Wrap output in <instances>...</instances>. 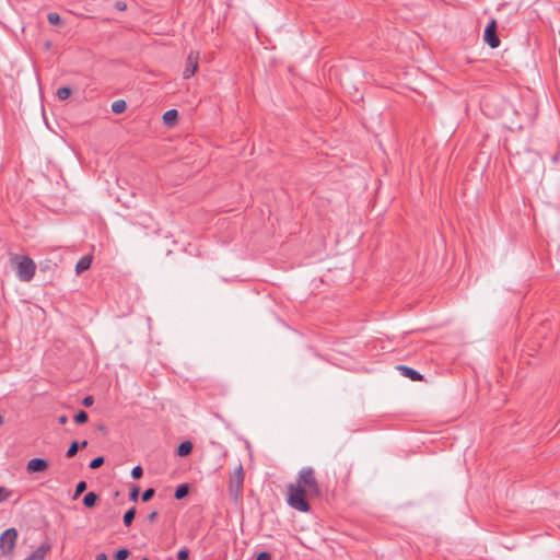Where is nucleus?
I'll return each instance as SVG.
<instances>
[{
  "label": "nucleus",
  "instance_id": "nucleus-1",
  "mask_svg": "<svg viewBox=\"0 0 560 560\" xmlns=\"http://www.w3.org/2000/svg\"><path fill=\"white\" fill-rule=\"evenodd\" d=\"M14 266L16 277L23 282H30L35 275L36 265L28 256L14 254L10 258Z\"/></svg>",
  "mask_w": 560,
  "mask_h": 560
},
{
  "label": "nucleus",
  "instance_id": "nucleus-2",
  "mask_svg": "<svg viewBox=\"0 0 560 560\" xmlns=\"http://www.w3.org/2000/svg\"><path fill=\"white\" fill-rule=\"evenodd\" d=\"M308 497L306 489L301 485H289L288 487V504L300 512H310L311 505L306 500Z\"/></svg>",
  "mask_w": 560,
  "mask_h": 560
},
{
  "label": "nucleus",
  "instance_id": "nucleus-3",
  "mask_svg": "<svg viewBox=\"0 0 560 560\" xmlns=\"http://www.w3.org/2000/svg\"><path fill=\"white\" fill-rule=\"evenodd\" d=\"M298 485L306 489L310 498H319L322 491L315 478V472L312 467H304L299 472Z\"/></svg>",
  "mask_w": 560,
  "mask_h": 560
},
{
  "label": "nucleus",
  "instance_id": "nucleus-4",
  "mask_svg": "<svg viewBox=\"0 0 560 560\" xmlns=\"http://www.w3.org/2000/svg\"><path fill=\"white\" fill-rule=\"evenodd\" d=\"M18 536V530L14 527L5 529L0 535V551L2 556H10L13 553Z\"/></svg>",
  "mask_w": 560,
  "mask_h": 560
},
{
  "label": "nucleus",
  "instance_id": "nucleus-5",
  "mask_svg": "<svg viewBox=\"0 0 560 560\" xmlns=\"http://www.w3.org/2000/svg\"><path fill=\"white\" fill-rule=\"evenodd\" d=\"M244 485V470L240 464L234 472L230 476L229 480V493L234 500H238L242 494Z\"/></svg>",
  "mask_w": 560,
  "mask_h": 560
},
{
  "label": "nucleus",
  "instance_id": "nucleus-6",
  "mask_svg": "<svg viewBox=\"0 0 560 560\" xmlns=\"http://www.w3.org/2000/svg\"><path fill=\"white\" fill-rule=\"evenodd\" d=\"M485 43L491 48L500 46V38L498 36V24L494 19H491L487 24L483 33Z\"/></svg>",
  "mask_w": 560,
  "mask_h": 560
},
{
  "label": "nucleus",
  "instance_id": "nucleus-7",
  "mask_svg": "<svg viewBox=\"0 0 560 560\" xmlns=\"http://www.w3.org/2000/svg\"><path fill=\"white\" fill-rule=\"evenodd\" d=\"M198 61H199V54L196 51H190V54L188 55V57L186 59V66L183 71L184 79H189L196 73V71L198 69Z\"/></svg>",
  "mask_w": 560,
  "mask_h": 560
},
{
  "label": "nucleus",
  "instance_id": "nucleus-8",
  "mask_svg": "<svg viewBox=\"0 0 560 560\" xmlns=\"http://www.w3.org/2000/svg\"><path fill=\"white\" fill-rule=\"evenodd\" d=\"M48 462L44 458L34 457L31 460H28L26 470L27 472H43L48 468Z\"/></svg>",
  "mask_w": 560,
  "mask_h": 560
},
{
  "label": "nucleus",
  "instance_id": "nucleus-9",
  "mask_svg": "<svg viewBox=\"0 0 560 560\" xmlns=\"http://www.w3.org/2000/svg\"><path fill=\"white\" fill-rule=\"evenodd\" d=\"M397 370L401 372V375L410 378L411 381L417 382V381L423 380L422 374H420L418 371H416L415 369L409 368L407 365H397Z\"/></svg>",
  "mask_w": 560,
  "mask_h": 560
},
{
  "label": "nucleus",
  "instance_id": "nucleus-10",
  "mask_svg": "<svg viewBox=\"0 0 560 560\" xmlns=\"http://www.w3.org/2000/svg\"><path fill=\"white\" fill-rule=\"evenodd\" d=\"M50 550V545H40L24 560H45Z\"/></svg>",
  "mask_w": 560,
  "mask_h": 560
},
{
  "label": "nucleus",
  "instance_id": "nucleus-11",
  "mask_svg": "<svg viewBox=\"0 0 560 560\" xmlns=\"http://www.w3.org/2000/svg\"><path fill=\"white\" fill-rule=\"evenodd\" d=\"M91 264H92L91 255L82 256L75 265L77 275H80L83 271L88 270L91 267Z\"/></svg>",
  "mask_w": 560,
  "mask_h": 560
},
{
  "label": "nucleus",
  "instance_id": "nucleus-12",
  "mask_svg": "<svg viewBox=\"0 0 560 560\" xmlns=\"http://www.w3.org/2000/svg\"><path fill=\"white\" fill-rule=\"evenodd\" d=\"M192 443L190 441H184L177 446L176 454L179 457L188 456L192 451Z\"/></svg>",
  "mask_w": 560,
  "mask_h": 560
},
{
  "label": "nucleus",
  "instance_id": "nucleus-13",
  "mask_svg": "<svg viewBox=\"0 0 560 560\" xmlns=\"http://www.w3.org/2000/svg\"><path fill=\"white\" fill-rule=\"evenodd\" d=\"M178 118V112L176 109L166 110L163 115V121L166 126H173Z\"/></svg>",
  "mask_w": 560,
  "mask_h": 560
},
{
  "label": "nucleus",
  "instance_id": "nucleus-14",
  "mask_svg": "<svg viewBox=\"0 0 560 560\" xmlns=\"http://www.w3.org/2000/svg\"><path fill=\"white\" fill-rule=\"evenodd\" d=\"M86 445H88V441H83L82 443H79L78 441H73L70 444V446L66 453V456L68 458H72L73 456H75V454L78 453L80 447H85Z\"/></svg>",
  "mask_w": 560,
  "mask_h": 560
},
{
  "label": "nucleus",
  "instance_id": "nucleus-15",
  "mask_svg": "<svg viewBox=\"0 0 560 560\" xmlns=\"http://www.w3.org/2000/svg\"><path fill=\"white\" fill-rule=\"evenodd\" d=\"M97 500H98V495L95 492L90 491L84 495L83 504L85 508L90 509L96 504Z\"/></svg>",
  "mask_w": 560,
  "mask_h": 560
},
{
  "label": "nucleus",
  "instance_id": "nucleus-16",
  "mask_svg": "<svg viewBox=\"0 0 560 560\" xmlns=\"http://www.w3.org/2000/svg\"><path fill=\"white\" fill-rule=\"evenodd\" d=\"M189 493V486L187 483L179 485L174 492V498L176 500H182L187 497Z\"/></svg>",
  "mask_w": 560,
  "mask_h": 560
},
{
  "label": "nucleus",
  "instance_id": "nucleus-17",
  "mask_svg": "<svg viewBox=\"0 0 560 560\" xmlns=\"http://www.w3.org/2000/svg\"><path fill=\"white\" fill-rule=\"evenodd\" d=\"M136 508H130L128 511H126V513L124 514V517H122V522H124V525L129 527L133 520H135V516H136Z\"/></svg>",
  "mask_w": 560,
  "mask_h": 560
},
{
  "label": "nucleus",
  "instance_id": "nucleus-18",
  "mask_svg": "<svg viewBox=\"0 0 560 560\" xmlns=\"http://www.w3.org/2000/svg\"><path fill=\"white\" fill-rule=\"evenodd\" d=\"M127 104L124 100H117L112 104V112L114 114H121L126 110Z\"/></svg>",
  "mask_w": 560,
  "mask_h": 560
},
{
  "label": "nucleus",
  "instance_id": "nucleus-19",
  "mask_svg": "<svg viewBox=\"0 0 560 560\" xmlns=\"http://www.w3.org/2000/svg\"><path fill=\"white\" fill-rule=\"evenodd\" d=\"M72 91L68 86H61L57 90V96L60 101H65L70 97Z\"/></svg>",
  "mask_w": 560,
  "mask_h": 560
},
{
  "label": "nucleus",
  "instance_id": "nucleus-20",
  "mask_svg": "<svg viewBox=\"0 0 560 560\" xmlns=\"http://www.w3.org/2000/svg\"><path fill=\"white\" fill-rule=\"evenodd\" d=\"M88 419H89V416H88L86 411H84V410H80L74 416V421L79 424L85 423L88 421Z\"/></svg>",
  "mask_w": 560,
  "mask_h": 560
},
{
  "label": "nucleus",
  "instance_id": "nucleus-21",
  "mask_svg": "<svg viewBox=\"0 0 560 560\" xmlns=\"http://www.w3.org/2000/svg\"><path fill=\"white\" fill-rule=\"evenodd\" d=\"M129 555L130 552L127 548H121L115 552L114 558L116 560H126L129 557Z\"/></svg>",
  "mask_w": 560,
  "mask_h": 560
},
{
  "label": "nucleus",
  "instance_id": "nucleus-22",
  "mask_svg": "<svg viewBox=\"0 0 560 560\" xmlns=\"http://www.w3.org/2000/svg\"><path fill=\"white\" fill-rule=\"evenodd\" d=\"M47 20L48 22L51 24V25H58L61 23V18L58 13L56 12H50L48 13L47 15Z\"/></svg>",
  "mask_w": 560,
  "mask_h": 560
},
{
  "label": "nucleus",
  "instance_id": "nucleus-23",
  "mask_svg": "<svg viewBox=\"0 0 560 560\" xmlns=\"http://www.w3.org/2000/svg\"><path fill=\"white\" fill-rule=\"evenodd\" d=\"M86 487L88 485L85 481H79L75 486L73 499H77L81 493H83L86 490Z\"/></svg>",
  "mask_w": 560,
  "mask_h": 560
},
{
  "label": "nucleus",
  "instance_id": "nucleus-24",
  "mask_svg": "<svg viewBox=\"0 0 560 560\" xmlns=\"http://www.w3.org/2000/svg\"><path fill=\"white\" fill-rule=\"evenodd\" d=\"M103 464H104V457H103V456H97V457L93 458V459L90 462L89 467H90L91 469H97V468H100Z\"/></svg>",
  "mask_w": 560,
  "mask_h": 560
},
{
  "label": "nucleus",
  "instance_id": "nucleus-25",
  "mask_svg": "<svg viewBox=\"0 0 560 560\" xmlns=\"http://www.w3.org/2000/svg\"><path fill=\"white\" fill-rule=\"evenodd\" d=\"M155 494V490L153 488H148L142 492L141 500L143 502L150 501Z\"/></svg>",
  "mask_w": 560,
  "mask_h": 560
},
{
  "label": "nucleus",
  "instance_id": "nucleus-26",
  "mask_svg": "<svg viewBox=\"0 0 560 560\" xmlns=\"http://www.w3.org/2000/svg\"><path fill=\"white\" fill-rule=\"evenodd\" d=\"M143 476V469L140 465L135 466L131 470V477L133 479H140Z\"/></svg>",
  "mask_w": 560,
  "mask_h": 560
},
{
  "label": "nucleus",
  "instance_id": "nucleus-27",
  "mask_svg": "<svg viewBox=\"0 0 560 560\" xmlns=\"http://www.w3.org/2000/svg\"><path fill=\"white\" fill-rule=\"evenodd\" d=\"M11 491L4 487H0V503L9 499Z\"/></svg>",
  "mask_w": 560,
  "mask_h": 560
},
{
  "label": "nucleus",
  "instance_id": "nucleus-28",
  "mask_svg": "<svg viewBox=\"0 0 560 560\" xmlns=\"http://www.w3.org/2000/svg\"><path fill=\"white\" fill-rule=\"evenodd\" d=\"M189 559V550L187 548H183L177 552V560H188Z\"/></svg>",
  "mask_w": 560,
  "mask_h": 560
},
{
  "label": "nucleus",
  "instance_id": "nucleus-29",
  "mask_svg": "<svg viewBox=\"0 0 560 560\" xmlns=\"http://www.w3.org/2000/svg\"><path fill=\"white\" fill-rule=\"evenodd\" d=\"M138 495H139V488L138 487H133L129 493V499L131 501H137L138 500Z\"/></svg>",
  "mask_w": 560,
  "mask_h": 560
},
{
  "label": "nucleus",
  "instance_id": "nucleus-30",
  "mask_svg": "<svg viewBox=\"0 0 560 560\" xmlns=\"http://www.w3.org/2000/svg\"><path fill=\"white\" fill-rule=\"evenodd\" d=\"M256 560H271V555L268 551H260L257 555Z\"/></svg>",
  "mask_w": 560,
  "mask_h": 560
},
{
  "label": "nucleus",
  "instance_id": "nucleus-31",
  "mask_svg": "<svg viewBox=\"0 0 560 560\" xmlns=\"http://www.w3.org/2000/svg\"><path fill=\"white\" fill-rule=\"evenodd\" d=\"M93 402H94V398H93V396H86V397H84V398H83V400H82V404H83V406H85V407H91V406L93 405Z\"/></svg>",
  "mask_w": 560,
  "mask_h": 560
},
{
  "label": "nucleus",
  "instance_id": "nucleus-32",
  "mask_svg": "<svg viewBox=\"0 0 560 560\" xmlns=\"http://www.w3.org/2000/svg\"><path fill=\"white\" fill-rule=\"evenodd\" d=\"M114 7H115V9H117L118 11H124V10H126V8H127L126 3H125V2H122V1H117V2H115Z\"/></svg>",
  "mask_w": 560,
  "mask_h": 560
},
{
  "label": "nucleus",
  "instance_id": "nucleus-33",
  "mask_svg": "<svg viewBox=\"0 0 560 560\" xmlns=\"http://www.w3.org/2000/svg\"><path fill=\"white\" fill-rule=\"evenodd\" d=\"M158 515H159V514H158V511H152V512L147 516V518H148V521H149L150 523H153V522H155V520H156Z\"/></svg>",
  "mask_w": 560,
  "mask_h": 560
},
{
  "label": "nucleus",
  "instance_id": "nucleus-34",
  "mask_svg": "<svg viewBox=\"0 0 560 560\" xmlns=\"http://www.w3.org/2000/svg\"><path fill=\"white\" fill-rule=\"evenodd\" d=\"M95 559L96 560H108L107 555L104 552L97 553Z\"/></svg>",
  "mask_w": 560,
  "mask_h": 560
},
{
  "label": "nucleus",
  "instance_id": "nucleus-35",
  "mask_svg": "<svg viewBox=\"0 0 560 560\" xmlns=\"http://www.w3.org/2000/svg\"><path fill=\"white\" fill-rule=\"evenodd\" d=\"M67 421H68V417H67V416H65V415H62V416H60V417L58 418V422H59L60 424H65V423H67Z\"/></svg>",
  "mask_w": 560,
  "mask_h": 560
},
{
  "label": "nucleus",
  "instance_id": "nucleus-36",
  "mask_svg": "<svg viewBox=\"0 0 560 560\" xmlns=\"http://www.w3.org/2000/svg\"><path fill=\"white\" fill-rule=\"evenodd\" d=\"M3 421H4V420H3V417L0 415V425H2V424H3Z\"/></svg>",
  "mask_w": 560,
  "mask_h": 560
},
{
  "label": "nucleus",
  "instance_id": "nucleus-37",
  "mask_svg": "<svg viewBox=\"0 0 560 560\" xmlns=\"http://www.w3.org/2000/svg\"><path fill=\"white\" fill-rule=\"evenodd\" d=\"M142 560H148V558H143Z\"/></svg>",
  "mask_w": 560,
  "mask_h": 560
}]
</instances>
